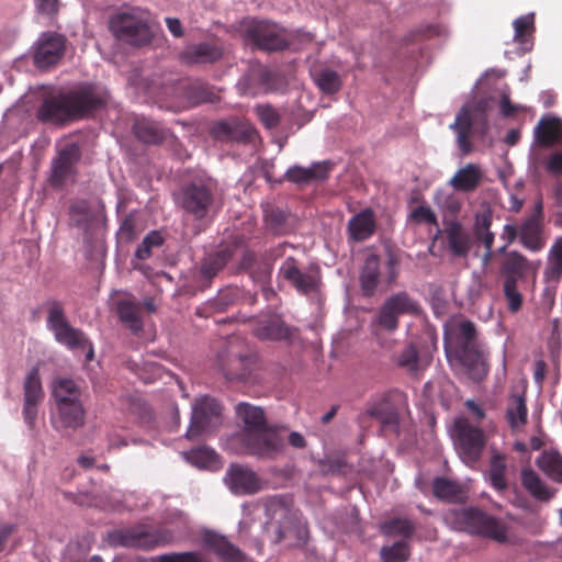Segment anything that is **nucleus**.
<instances>
[{
    "label": "nucleus",
    "mask_w": 562,
    "mask_h": 562,
    "mask_svg": "<svg viewBox=\"0 0 562 562\" xmlns=\"http://www.w3.org/2000/svg\"><path fill=\"white\" fill-rule=\"evenodd\" d=\"M119 237L132 241L136 237V220L133 214L125 216L119 229Z\"/></svg>",
    "instance_id": "nucleus-61"
},
{
    "label": "nucleus",
    "mask_w": 562,
    "mask_h": 562,
    "mask_svg": "<svg viewBox=\"0 0 562 562\" xmlns=\"http://www.w3.org/2000/svg\"><path fill=\"white\" fill-rule=\"evenodd\" d=\"M484 180V171L479 164L469 162L456 171L448 184L457 192H474Z\"/></svg>",
    "instance_id": "nucleus-26"
},
{
    "label": "nucleus",
    "mask_w": 562,
    "mask_h": 562,
    "mask_svg": "<svg viewBox=\"0 0 562 562\" xmlns=\"http://www.w3.org/2000/svg\"><path fill=\"white\" fill-rule=\"evenodd\" d=\"M494 212L487 203L481 204L474 214L472 234L484 248H493L495 234L491 231Z\"/></svg>",
    "instance_id": "nucleus-27"
},
{
    "label": "nucleus",
    "mask_w": 562,
    "mask_h": 562,
    "mask_svg": "<svg viewBox=\"0 0 562 562\" xmlns=\"http://www.w3.org/2000/svg\"><path fill=\"white\" fill-rule=\"evenodd\" d=\"M380 557L382 562H406L411 557V547L406 541H396L382 547Z\"/></svg>",
    "instance_id": "nucleus-48"
},
{
    "label": "nucleus",
    "mask_w": 562,
    "mask_h": 562,
    "mask_svg": "<svg viewBox=\"0 0 562 562\" xmlns=\"http://www.w3.org/2000/svg\"><path fill=\"white\" fill-rule=\"evenodd\" d=\"M222 414V405L213 397L204 396L193 406L190 427L186 437L190 440L199 439L206 430L213 417Z\"/></svg>",
    "instance_id": "nucleus-17"
},
{
    "label": "nucleus",
    "mask_w": 562,
    "mask_h": 562,
    "mask_svg": "<svg viewBox=\"0 0 562 562\" xmlns=\"http://www.w3.org/2000/svg\"><path fill=\"white\" fill-rule=\"evenodd\" d=\"M104 104L93 86L81 85L46 94L36 110V117L42 123L65 125L87 117Z\"/></svg>",
    "instance_id": "nucleus-1"
},
{
    "label": "nucleus",
    "mask_w": 562,
    "mask_h": 562,
    "mask_svg": "<svg viewBox=\"0 0 562 562\" xmlns=\"http://www.w3.org/2000/svg\"><path fill=\"white\" fill-rule=\"evenodd\" d=\"M555 199H557V213H555L554 223H555V225L562 226V181L557 186Z\"/></svg>",
    "instance_id": "nucleus-64"
},
{
    "label": "nucleus",
    "mask_w": 562,
    "mask_h": 562,
    "mask_svg": "<svg viewBox=\"0 0 562 562\" xmlns=\"http://www.w3.org/2000/svg\"><path fill=\"white\" fill-rule=\"evenodd\" d=\"M434 495L449 503H462L467 498V490L462 484L446 477H436L432 482Z\"/></svg>",
    "instance_id": "nucleus-36"
},
{
    "label": "nucleus",
    "mask_w": 562,
    "mask_h": 562,
    "mask_svg": "<svg viewBox=\"0 0 562 562\" xmlns=\"http://www.w3.org/2000/svg\"><path fill=\"white\" fill-rule=\"evenodd\" d=\"M411 218L416 223H427L430 225H438L437 216L434 211L427 205H419L411 213Z\"/></svg>",
    "instance_id": "nucleus-59"
},
{
    "label": "nucleus",
    "mask_w": 562,
    "mask_h": 562,
    "mask_svg": "<svg viewBox=\"0 0 562 562\" xmlns=\"http://www.w3.org/2000/svg\"><path fill=\"white\" fill-rule=\"evenodd\" d=\"M53 396L56 404L81 401V392L76 382L67 378H58L53 382Z\"/></svg>",
    "instance_id": "nucleus-44"
},
{
    "label": "nucleus",
    "mask_w": 562,
    "mask_h": 562,
    "mask_svg": "<svg viewBox=\"0 0 562 562\" xmlns=\"http://www.w3.org/2000/svg\"><path fill=\"white\" fill-rule=\"evenodd\" d=\"M233 250L225 247L212 255H209L201 263V274L204 279L215 277L232 259Z\"/></svg>",
    "instance_id": "nucleus-41"
},
{
    "label": "nucleus",
    "mask_w": 562,
    "mask_h": 562,
    "mask_svg": "<svg viewBox=\"0 0 562 562\" xmlns=\"http://www.w3.org/2000/svg\"><path fill=\"white\" fill-rule=\"evenodd\" d=\"M400 273V259L390 252L384 262L375 254L369 255L360 271V286L364 296L374 295L378 285L384 283L390 286L395 283Z\"/></svg>",
    "instance_id": "nucleus-7"
},
{
    "label": "nucleus",
    "mask_w": 562,
    "mask_h": 562,
    "mask_svg": "<svg viewBox=\"0 0 562 562\" xmlns=\"http://www.w3.org/2000/svg\"><path fill=\"white\" fill-rule=\"evenodd\" d=\"M249 79L252 81L259 82L261 88L265 91H268L272 88V85H273V72L271 70H269L268 68L260 67V68L254 69L250 72Z\"/></svg>",
    "instance_id": "nucleus-60"
},
{
    "label": "nucleus",
    "mask_w": 562,
    "mask_h": 562,
    "mask_svg": "<svg viewBox=\"0 0 562 562\" xmlns=\"http://www.w3.org/2000/svg\"><path fill=\"white\" fill-rule=\"evenodd\" d=\"M521 484L538 501L547 502L553 496V493L549 491L540 476L531 469L521 471Z\"/></svg>",
    "instance_id": "nucleus-42"
},
{
    "label": "nucleus",
    "mask_w": 562,
    "mask_h": 562,
    "mask_svg": "<svg viewBox=\"0 0 562 562\" xmlns=\"http://www.w3.org/2000/svg\"><path fill=\"white\" fill-rule=\"evenodd\" d=\"M385 303L391 306L397 317L401 315H417L420 312L418 302L405 291L392 294L385 300Z\"/></svg>",
    "instance_id": "nucleus-43"
},
{
    "label": "nucleus",
    "mask_w": 562,
    "mask_h": 562,
    "mask_svg": "<svg viewBox=\"0 0 562 562\" xmlns=\"http://www.w3.org/2000/svg\"><path fill=\"white\" fill-rule=\"evenodd\" d=\"M504 296L507 301V308L512 313H517L522 306V295L518 291L517 283H513L512 280L504 281L503 284Z\"/></svg>",
    "instance_id": "nucleus-56"
},
{
    "label": "nucleus",
    "mask_w": 562,
    "mask_h": 562,
    "mask_svg": "<svg viewBox=\"0 0 562 562\" xmlns=\"http://www.w3.org/2000/svg\"><path fill=\"white\" fill-rule=\"evenodd\" d=\"M57 412L64 428L77 429L85 424V409L81 401L57 404Z\"/></svg>",
    "instance_id": "nucleus-40"
},
{
    "label": "nucleus",
    "mask_w": 562,
    "mask_h": 562,
    "mask_svg": "<svg viewBox=\"0 0 562 562\" xmlns=\"http://www.w3.org/2000/svg\"><path fill=\"white\" fill-rule=\"evenodd\" d=\"M445 351L451 367H459L475 382L488 373L486 357L477 341L475 325L462 321L445 334Z\"/></svg>",
    "instance_id": "nucleus-2"
},
{
    "label": "nucleus",
    "mask_w": 562,
    "mask_h": 562,
    "mask_svg": "<svg viewBox=\"0 0 562 562\" xmlns=\"http://www.w3.org/2000/svg\"><path fill=\"white\" fill-rule=\"evenodd\" d=\"M108 542L114 548H130L139 550H153L157 547L170 544L175 535L166 528H154L146 524L119 528L108 533Z\"/></svg>",
    "instance_id": "nucleus-4"
},
{
    "label": "nucleus",
    "mask_w": 562,
    "mask_h": 562,
    "mask_svg": "<svg viewBox=\"0 0 562 562\" xmlns=\"http://www.w3.org/2000/svg\"><path fill=\"white\" fill-rule=\"evenodd\" d=\"M519 237L522 246L531 251H539L544 246L542 238V222L536 217H528L519 228Z\"/></svg>",
    "instance_id": "nucleus-39"
},
{
    "label": "nucleus",
    "mask_w": 562,
    "mask_h": 562,
    "mask_svg": "<svg viewBox=\"0 0 562 562\" xmlns=\"http://www.w3.org/2000/svg\"><path fill=\"white\" fill-rule=\"evenodd\" d=\"M535 139L541 147L562 146V120L542 117L535 127Z\"/></svg>",
    "instance_id": "nucleus-29"
},
{
    "label": "nucleus",
    "mask_w": 562,
    "mask_h": 562,
    "mask_svg": "<svg viewBox=\"0 0 562 562\" xmlns=\"http://www.w3.org/2000/svg\"><path fill=\"white\" fill-rule=\"evenodd\" d=\"M214 139L223 143H251L257 136L255 126L248 121L237 119L215 122L211 127Z\"/></svg>",
    "instance_id": "nucleus-15"
},
{
    "label": "nucleus",
    "mask_w": 562,
    "mask_h": 562,
    "mask_svg": "<svg viewBox=\"0 0 562 562\" xmlns=\"http://www.w3.org/2000/svg\"><path fill=\"white\" fill-rule=\"evenodd\" d=\"M279 273L300 293L315 292L319 285V274L303 272L294 257H288L280 267Z\"/></svg>",
    "instance_id": "nucleus-22"
},
{
    "label": "nucleus",
    "mask_w": 562,
    "mask_h": 562,
    "mask_svg": "<svg viewBox=\"0 0 562 562\" xmlns=\"http://www.w3.org/2000/svg\"><path fill=\"white\" fill-rule=\"evenodd\" d=\"M506 460L503 454H494L491 459L488 479L491 485L497 491L507 490Z\"/></svg>",
    "instance_id": "nucleus-46"
},
{
    "label": "nucleus",
    "mask_w": 562,
    "mask_h": 562,
    "mask_svg": "<svg viewBox=\"0 0 562 562\" xmlns=\"http://www.w3.org/2000/svg\"><path fill=\"white\" fill-rule=\"evenodd\" d=\"M533 269L532 263L520 252L510 251L503 258L499 266V273L504 281L512 280L513 283L524 280Z\"/></svg>",
    "instance_id": "nucleus-28"
},
{
    "label": "nucleus",
    "mask_w": 562,
    "mask_h": 562,
    "mask_svg": "<svg viewBox=\"0 0 562 562\" xmlns=\"http://www.w3.org/2000/svg\"><path fill=\"white\" fill-rule=\"evenodd\" d=\"M202 547L213 553L220 562H248L247 554L228 538L214 530L201 535Z\"/></svg>",
    "instance_id": "nucleus-16"
},
{
    "label": "nucleus",
    "mask_w": 562,
    "mask_h": 562,
    "mask_svg": "<svg viewBox=\"0 0 562 562\" xmlns=\"http://www.w3.org/2000/svg\"><path fill=\"white\" fill-rule=\"evenodd\" d=\"M448 247L450 252L459 258H467L471 248L472 240L459 222H452L446 229Z\"/></svg>",
    "instance_id": "nucleus-33"
},
{
    "label": "nucleus",
    "mask_w": 562,
    "mask_h": 562,
    "mask_svg": "<svg viewBox=\"0 0 562 562\" xmlns=\"http://www.w3.org/2000/svg\"><path fill=\"white\" fill-rule=\"evenodd\" d=\"M316 85L326 94H334L342 87V81L337 71L325 69L318 72Z\"/></svg>",
    "instance_id": "nucleus-49"
},
{
    "label": "nucleus",
    "mask_w": 562,
    "mask_h": 562,
    "mask_svg": "<svg viewBox=\"0 0 562 562\" xmlns=\"http://www.w3.org/2000/svg\"><path fill=\"white\" fill-rule=\"evenodd\" d=\"M187 458L199 467H207L215 462L216 453L206 447H199L187 452Z\"/></svg>",
    "instance_id": "nucleus-57"
},
{
    "label": "nucleus",
    "mask_w": 562,
    "mask_h": 562,
    "mask_svg": "<svg viewBox=\"0 0 562 562\" xmlns=\"http://www.w3.org/2000/svg\"><path fill=\"white\" fill-rule=\"evenodd\" d=\"M373 324L386 331H394L398 327V317L393 313L391 306L385 302L374 317Z\"/></svg>",
    "instance_id": "nucleus-55"
},
{
    "label": "nucleus",
    "mask_w": 562,
    "mask_h": 562,
    "mask_svg": "<svg viewBox=\"0 0 562 562\" xmlns=\"http://www.w3.org/2000/svg\"><path fill=\"white\" fill-rule=\"evenodd\" d=\"M382 531L387 536L409 538L415 530L414 524L407 518H393L382 525Z\"/></svg>",
    "instance_id": "nucleus-50"
},
{
    "label": "nucleus",
    "mask_w": 562,
    "mask_h": 562,
    "mask_svg": "<svg viewBox=\"0 0 562 562\" xmlns=\"http://www.w3.org/2000/svg\"><path fill=\"white\" fill-rule=\"evenodd\" d=\"M158 562H204L199 552L165 553L157 557Z\"/></svg>",
    "instance_id": "nucleus-58"
},
{
    "label": "nucleus",
    "mask_w": 562,
    "mask_h": 562,
    "mask_svg": "<svg viewBox=\"0 0 562 562\" xmlns=\"http://www.w3.org/2000/svg\"><path fill=\"white\" fill-rule=\"evenodd\" d=\"M505 419L512 432H518L528 423L526 390H512L506 401Z\"/></svg>",
    "instance_id": "nucleus-25"
},
{
    "label": "nucleus",
    "mask_w": 562,
    "mask_h": 562,
    "mask_svg": "<svg viewBox=\"0 0 562 562\" xmlns=\"http://www.w3.org/2000/svg\"><path fill=\"white\" fill-rule=\"evenodd\" d=\"M270 520L266 531L273 543L285 541L289 547H302L308 539L306 521L281 499H272L267 506Z\"/></svg>",
    "instance_id": "nucleus-3"
},
{
    "label": "nucleus",
    "mask_w": 562,
    "mask_h": 562,
    "mask_svg": "<svg viewBox=\"0 0 562 562\" xmlns=\"http://www.w3.org/2000/svg\"><path fill=\"white\" fill-rule=\"evenodd\" d=\"M533 15H522L514 21V41L522 46L524 50L531 48L530 37L533 32Z\"/></svg>",
    "instance_id": "nucleus-47"
},
{
    "label": "nucleus",
    "mask_w": 562,
    "mask_h": 562,
    "mask_svg": "<svg viewBox=\"0 0 562 562\" xmlns=\"http://www.w3.org/2000/svg\"><path fill=\"white\" fill-rule=\"evenodd\" d=\"M367 415L380 420L384 426L397 425L398 414L390 402V394L384 392L373 398L367 408Z\"/></svg>",
    "instance_id": "nucleus-31"
},
{
    "label": "nucleus",
    "mask_w": 562,
    "mask_h": 562,
    "mask_svg": "<svg viewBox=\"0 0 562 562\" xmlns=\"http://www.w3.org/2000/svg\"><path fill=\"white\" fill-rule=\"evenodd\" d=\"M164 244V237L157 231L150 232L137 247L135 256L139 260H146L151 255V248L160 247Z\"/></svg>",
    "instance_id": "nucleus-54"
},
{
    "label": "nucleus",
    "mask_w": 562,
    "mask_h": 562,
    "mask_svg": "<svg viewBox=\"0 0 562 562\" xmlns=\"http://www.w3.org/2000/svg\"><path fill=\"white\" fill-rule=\"evenodd\" d=\"M537 465L552 480L562 483V456L554 450L543 451Z\"/></svg>",
    "instance_id": "nucleus-45"
},
{
    "label": "nucleus",
    "mask_w": 562,
    "mask_h": 562,
    "mask_svg": "<svg viewBox=\"0 0 562 562\" xmlns=\"http://www.w3.org/2000/svg\"><path fill=\"white\" fill-rule=\"evenodd\" d=\"M216 184L210 178H198L183 186L178 195L182 210L195 220L205 218L215 204Z\"/></svg>",
    "instance_id": "nucleus-9"
},
{
    "label": "nucleus",
    "mask_w": 562,
    "mask_h": 562,
    "mask_svg": "<svg viewBox=\"0 0 562 562\" xmlns=\"http://www.w3.org/2000/svg\"><path fill=\"white\" fill-rule=\"evenodd\" d=\"M109 30L117 41L133 47L146 46L153 40L148 21L136 11L113 14L109 21Z\"/></svg>",
    "instance_id": "nucleus-8"
},
{
    "label": "nucleus",
    "mask_w": 562,
    "mask_h": 562,
    "mask_svg": "<svg viewBox=\"0 0 562 562\" xmlns=\"http://www.w3.org/2000/svg\"><path fill=\"white\" fill-rule=\"evenodd\" d=\"M397 363L411 373L419 371V355L415 345L406 346L398 355Z\"/></svg>",
    "instance_id": "nucleus-53"
},
{
    "label": "nucleus",
    "mask_w": 562,
    "mask_h": 562,
    "mask_svg": "<svg viewBox=\"0 0 562 562\" xmlns=\"http://www.w3.org/2000/svg\"><path fill=\"white\" fill-rule=\"evenodd\" d=\"M472 116L470 110L463 106L456 116L454 122L450 128L457 134V144L462 155H469L473 150V145L470 142V134L472 131Z\"/></svg>",
    "instance_id": "nucleus-32"
},
{
    "label": "nucleus",
    "mask_w": 562,
    "mask_h": 562,
    "mask_svg": "<svg viewBox=\"0 0 562 562\" xmlns=\"http://www.w3.org/2000/svg\"><path fill=\"white\" fill-rule=\"evenodd\" d=\"M255 113L267 130L276 128L281 122V114L271 104H258Z\"/></svg>",
    "instance_id": "nucleus-52"
},
{
    "label": "nucleus",
    "mask_w": 562,
    "mask_h": 562,
    "mask_svg": "<svg viewBox=\"0 0 562 562\" xmlns=\"http://www.w3.org/2000/svg\"><path fill=\"white\" fill-rule=\"evenodd\" d=\"M183 97L191 105H196L205 102H215L217 95L210 87L199 81L184 80L178 86Z\"/></svg>",
    "instance_id": "nucleus-38"
},
{
    "label": "nucleus",
    "mask_w": 562,
    "mask_h": 562,
    "mask_svg": "<svg viewBox=\"0 0 562 562\" xmlns=\"http://www.w3.org/2000/svg\"><path fill=\"white\" fill-rule=\"evenodd\" d=\"M240 442L245 451L258 458L274 459L284 449L283 437L273 428L241 432Z\"/></svg>",
    "instance_id": "nucleus-11"
},
{
    "label": "nucleus",
    "mask_w": 562,
    "mask_h": 562,
    "mask_svg": "<svg viewBox=\"0 0 562 562\" xmlns=\"http://www.w3.org/2000/svg\"><path fill=\"white\" fill-rule=\"evenodd\" d=\"M456 443L462 460L468 464L479 461L486 443L484 431L468 419L454 420Z\"/></svg>",
    "instance_id": "nucleus-12"
},
{
    "label": "nucleus",
    "mask_w": 562,
    "mask_h": 562,
    "mask_svg": "<svg viewBox=\"0 0 562 562\" xmlns=\"http://www.w3.org/2000/svg\"><path fill=\"white\" fill-rule=\"evenodd\" d=\"M245 40L254 47L273 52L282 50L290 45L285 31L276 23L251 21L245 29Z\"/></svg>",
    "instance_id": "nucleus-10"
},
{
    "label": "nucleus",
    "mask_w": 562,
    "mask_h": 562,
    "mask_svg": "<svg viewBox=\"0 0 562 562\" xmlns=\"http://www.w3.org/2000/svg\"><path fill=\"white\" fill-rule=\"evenodd\" d=\"M254 333L261 340L291 342L296 336V329L288 326L281 316L269 314L256 321Z\"/></svg>",
    "instance_id": "nucleus-20"
},
{
    "label": "nucleus",
    "mask_w": 562,
    "mask_h": 562,
    "mask_svg": "<svg viewBox=\"0 0 562 562\" xmlns=\"http://www.w3.org/2000/svg\"><path fill=\"white\" fill-rule=\"evenodd\" d=\"M544 276L552 281H559L562 277V239H559L551 250Z\"/></svg>",
    "instance_id": "nucleus-51"
},
{
    "label": "nucleus",
    "mask_w": 562,
    "mask_h": 562,
    "mask_svg": "<svg viewBox=\"0 0 562 562\" xmlns=\"http://www.w3.org/2000/svg\"><path fill=\"white\" fill-rule=\"evenodd\" d=\"M518 236H519L518 227L514 224H506L503 227V233L501 234V239L504 240L505 244L512 245Z\"/></svg>",
    "instance_id": "nucleus-63"
},
{
    "label": "nucleus",
    "mask_w": 562,
    "mask_h": 562,
    "mask_svg": "<svg viewBox=\"0 0 562 562\" xmlns=\"http://www.w3.org/2000/svg\"><path fill=\"white\" fill-rule=\"evenodd\" d=\"M224 49L216 41H206L188 45L180 54V59L188 65L214 64L222 59Z\"/></svg>",
    "instance_id": "nucleus-23"
},
{
    "label": "nucleus",
    "mask_w": 562,
    "mask_h": 562,
    "mask_svg": "<svg viewBox=\"0 0 562 562\" xmlns=\"http://www.w3.org/2000/svg\"><path fill=\"white\" fill-rule=\"evenodd\" d=\"M252 358L237 350L235 340L227 341L218 355V367L227 380L244 381L251 371Z\"/></svg>",
    "instance_id": "nucleus-14"
},
{
    "label": "nucleus",
    "mask_w": 562,
    "mask_h": 562,
    "mask_svg": "<svg viewBox=\"0 0 562 562\" xmlns=\"http://www.w3.org/2000/svg\"><path fill=\"white\" fill-rule=\"evenodd\" d=\"M81 155L77 143H68L57 151L50 164L49 183L53 188L64 187L68 179L77 175Z\"/></svg>",
    "instance_id": "nucleus-13"
},
{
    "label": "nucleus",
    "mask_w": 562,
    "mask_h": 562,
    "mask_svg": "<svg viewBox=\"0 0 562 562\" xmlns=\"http://www.w3.org/2000/svg\"><path fill=\"white\" fill-rule=\"evenodd\" d=\"M285 213L279 209H271L266 213V221L271 228L281 227L285 223Z\"/></svg>",
    "instance_id": "nucleus-62"
},
{
    "label": "nucleus",
    "mask_w": 562,
    "mask_h": 562,
    "mask_svg": "<svg viewBox=\"0 0 562 562\" xmlns=\"http://www.w3.org/2000/svg\"><path fill=\"white\" fill-rule=\"evenodd\" d=\"M225 482L228 488L236 495L256 494L262 488V480L250 468L241 464H232Z\"/></svg>",
    "instance_id": "nucleus-18"
},
{
    "label": "nucleus",
    "mask_w": 562,
    "mask_h": 562,
    "mask_svg": "<svg viewBox=\"0 0 562 562\" xmlns=\"http://www.w3.org/2000/svg\"><path fill=\"white\" fill-rule=\"evenodd\" d=\"M65 52V38L59 34L44 33L35 47L34 65L46 69L56 65Z\"/></svg>",
    "instance_id": "nucleus-19"
},
{
    "label": "nucleus",
    "mask_w": 562,
    "mask_h": 562,
    "mask_svg": "<svg viewBox=\"0 0 562 562\" xmlns=\"http://www.w3.org/2000/svg\"><path fill=\"white\" fill-rule=\"evenodd\" d=\"M235 411L244 424L241 432L258 431L267 427L266 414L261 407L241 402L236 405Z\"/></svg>",
    "instance_id": "nucleus-35"
},
{
    "label": "nucleus",
    "mask_w": 562,
    "mask_h": 562,
    "mask_svg": "<svg viewBox=\"0 0 562 562\" xmlns=\"http://www.w3.org/2000/svg\"><path fill=\"white\" fill-rule=\"evenodd\" d=\"M376 231V217L371 207H366L350 217L347 224L348 241L362 243L371 238Z\"/></svg>",
    "instance_id": "nucleus-24"
},
{
    "label": "nucleus",
    "mask_w": 562,
    "mask_h": 562,
    "mask_svg": "<svg viewBox=\"0 0 562 562\" xmlns=\"http://www.w3.org/2000/svg\"><path fill=\"white\" fill-rule=\"evenodd\" d=\"M456 527L468 533L481 536L503 543L507 540L506 525L476 507H468L451 513Z\"/></svg>",
    "instance_id": "nucleus-6"
},
{
    "label": "nucleus",
    "mask_w": 562,
    "mask_h": 562,
    "mask_svg": "<svg viewBox=\"0 0 562 562\" xmlns=\"http://www.w3.org/2000/svg\"><path fill=\"white\" fill-rule=\"evenodd\" d=\"M133 133L137 139L153 145L162 143L167 136V130L162 128L159 123L147 119L136 120Z\"/></svg>",
    "instance_id": "nucleus-37"
},
{
    "label": "nucleus",
    "mask_w": 562,
    "mask_h": 562,
    "mask_svg": "<svg viewBox=\"0 0 562 562\" xmlns=\"http://www.w3.org/2000/svg\"><path fill=\"white\" fill-rule=\"evenodd\" d=\"M23 418L30 428H33L37 418L38 404L44 398L40 370L33 368L26 375L24 385Z\"/></svg>",
    "instance_id": "nucleus-21"
},
{
    "label": "nucleus",
    "mask_w": 562,
    "mask_h": 562,
    "mask_svg": "<svg viewBox=\"0 0 562 562\" xmlns=\"http://www.w3.org/2000/svg\"><path fill=\"white\" fill-rule=\"evenodd\" d=\"M330 165L327 161L315 162L310 168L293 166L285 172V178L297 184H306L314 180H325L328 178Z\"/></svg>",
    "instance_id": "nucleus-30"
},
{
    "label": "nucleus",
    "mask_w": 562,
    "mask_h": 562,
    "mask_svg": "<svg viewBox=\"0 0 562 562\" xmlns=\"http://www.w3.org/2000/svg\"><path fill=\"white\" fill-rule=\"evenodd\" d=\"M116 312L122 324L134 335L143 330V307L139 303L121 300L117 302Z\"/></svg>",
    "instance_id": "nucleus-34"
},
{
    "label": "nucleus",
    "mask_w": 562,
    "mask_h": 562,
    "mask_svg": "<svg viewBox=\"0 0 562 562\" xmlns=\"http://www.w3.org/2000/svg\"><path fill=\"white\" fill-rule=\"evenodd\" d=\"M47 312V328L53 331L57 342L71 350H86L87 361H91L94 356L93 346L86 335L72 327L66 318L64 304L57 300H48L44 303Z\"/></svg>",
    "instance_id": "nucleus-5"
}]
</instances>
